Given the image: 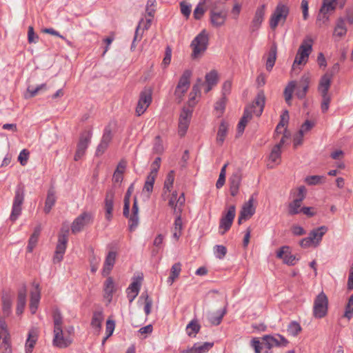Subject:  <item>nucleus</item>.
<instances>
[{"instance_id": "obj_1", "label": "nucleus", "mask_w": 353, "mask_h": 353, "mask_svg": "<svg viewBox=\"0 0 353 353\" xmlns=\"http://www.w3.org/2000/svg\"><path fill=\"white\" fill-rule=\"evenodd\" d=\"M265 97L263 91L259 92L252 104L246 107L244 110L243 114L237 125V133L239 135H241L244 132L248 122L252 117V114L256 117L261 115L265 106Z\"/></svg>"}, {"instance_id": "obj_2", "label": "nucleus", "mask_w": 353, "mask_h": 353, "mask_svg": "<svg viewBox=\"0 0 353 353\" xmlns=\"http://www.w3.org/2000/svg\"><path fill=\"white\" fill-rule=\"evenodd\" d=\"M54 322V339L53 344L59 348H65L68 347L72 339L70 337H64L62 329L63 317L59 310L56 309L53 311Z\"/></svg>"}, {"instance_id": "obj_3", "label": "nucleus", "mask_w": 353, "mask_h": 353, "mask_svg": "<svg viewBox=\"0 0 353 353\" xmlns=\"http://www.w3.org/2000/svg\"><path fill=\"white\" fill-rule=\"evenodd\" d=\"M208 34L205 30H203L191 42L190 47L192 49V58L195 59L203 54L208 48Z\"/></svg>"}, {"instance_id": "obj_4", "label": "nucleus", "mask_w": 353, "mask_h": 353, "mask_svg": "<svg viewBox=\"0 0 353 353\" xmlns=\"http://www.w3.org/2000/svg\"><path fill=\"white\" fill-rule=\"evenodd\" d=\"M25 197L24 186L21 184L18 185L14 192V198L12 207V212L10 216L11 221H15L21 213V205L23 203Z\"/></svg>"}, {"instance_id": "obj_5", "label": "nucleus", "mask_w": 353, "mask_h": 353, "mask_svg": "<svg viewBox=\"0 0 353 353\" xmlns=\"http://www.w3.org/2000/svg\"><path fill=\"white\" fill-rule=\"evenodd\" d=\"M191 76L192 72L190 70H186L179 79L174 91L175 100L178 103L183 101V97L190 87Z\"/></svg>"}, {"instance_id": "obj_6", "label": "nucleus", "mask_w": 353, "mask_h": 353, "mask_svg": "<svg viewBox=\"0 0 353 353\" xmlns=\"http://www.w3.org/2000/svg\"><path fill=\"white\" fill-rule=\"evenodd\" d=\"M290 12V8L287 5L279 3L270 19V27L275 30L280 21L283 23L286 21Z\"/></svg>"}, {"instance_id": "obj_7", "label": "nucleus", "mask_w": 353, "mask_h": 353, "mask_svg": "<svg viewBox=\"0 0 353 353\" xmlns=\"http://www.w3.org/2000/svg\"><path fill=\"white\" fill-rule=\"evenodd\" d=\"M328 310V298L322 291L314 301L313 315L316 319H322L327 315Z\"/></svg>"}, {"instance_id": "obj_8", "label": "nucleus", "mask_w": 353, "mask_h": 353, "mask_svg": "<svg viewBox=\"0 0 353 353\" xmlns=\"http://www.w3.org/2000/svg\"><path fill=\"white\" fill-rule=\"evenodd\" d=\"M312 43L313 40L310 37H307L303 40L298 50L297 54L294 61L292 68L293 71L296 70V65L301 64L303 61H305V59H307L310 52L312 50Z\"/></svg>"}, {"instance_id": "obj_9", "label": "nucleus", "mask_w": 353, "mask_h": 353, "mask_svg": "<svg viewBox=\"0 0 353 353\" xmlns=\"http://www.w3.org/2000/svg\"><path fill=\"white\" fill-rule=\"evenodd\" d=\"M152 90L150 88H145L139 95V99L136 108V112L141 116L145 112L152 102Z\"/></svg>"}, {"instance_id": "obj_10", "label": "nucleus", "mask_w": 353, "mask_h": 353, "mask_svg": "<svg viewBox=\"0 0 353 353\" xmlns=\"http://www.w3.org/2000/svg\"><path fill=\"white\" fill-rule=\"evenodd\" d=\"M91 138V131H84L81 134L74 157V161H79L85 154L88 145L90 143Z\"/></svg>"}, {"instance_id": "obj_11", "label": "nucleus", "mask_w": 353, "mask_h": 353, "mask_svg": "<svg viewBox=\"0 0 353 353\" xmlns=\"http://www.w3.org/2000/svg\"><path fill=\"white\" fill-rule=\"evenodd\" d=\"M236 215V210L234 205H230L225 214H223L220 219L219 223V233L223 235L228 231L233 223L234 219Z\"/></svg>"}, {"instance_id": "obj_12", "label": "nucleus", "mask_w": 353, "mask_h": 353, "mask_svg": "<svg viewBox=\"0 0 353 353\" xmlns=\"http://www.w3.org/2000/svg\"><path fill=\"white\" fill-rule=\"evenodd\" d=\"M262 345L270 350L273 347H286L288 341L282 335H265L262 337Z\"/></svg>"}, {"instance_id": "obj_13", "label": "nucleus", "mask_w": 353, "mask_h": 353, "mask_svg": "<svg viewBox=\"0 0 353 353\" xmlns=\"http://www.w3.org/2000/svg\"><path fill=\"white\" fill-rule=\"evenodd\" d=\"M93 216L92 213L83 212L78 216L72 222L71 225L72 232L75 234L81 232L84 226L92 222Z\"/></svg>"}, {"instance_id": "obj_14", "label": "nucleus", "mask_w": 353, "mask_h": 353, "mask_svg": "<svg viewBox=\"0 0 353 353\" xmlns=\"http://www.w3.org/2000/svg\"><path fill=\"white\" fill-rule=\"evenodd\" d=\"M68 230H65L64 233H61L59 235L58 243L53 258L54 263H59L63 259L68 243Z\"/></svg>"}, {"instance_id": "obj_15", "label": "nucleus", "mask_w": 353, "mask_h": 353, "mask_svg": "<svg viewBox=\"0 0 353 353\" xmlns=\"http://www.w3.org/2000/svg\"><path fill=\"white\" fill-rule=\"evenodd\" d=\"M337 1L338 0H323L317 16V20L322 21L323 23H325L329 19L327 14L336 9Z\"/></svg>"}, {"instance_id": "obj_16", "label": "nucleus", "mask_w": 353, "mask_h": 353, "mask_svg": "<svg viewBox=\"0 0 353 353\" xmlns=\"http://www.w3.org/2000/svg\"><path fill=\"white\" fill-rule=\"evenodd\" d=\"M192 110L189 108H183L180 114L179 119V130L178 133L180 137H183L189 127L191 116Z\"/></svg>"}, {"instance_id": "obj_17", "label": "nucleus", "mask_w": 353, "mask_h": 353, "mask_svg": "<svg viewBox=\"0 0 353 353\" xmlns=\"http://www.w3.org/2000/svg\"><path fill=\"white\" fill-rule=\"evenodd\" d=\"M228 12L225 10H217L215 8L210 12V21L214 28H219L225 24Z\"/></svg>"}, {"instance_id": "obj_18", "label": "nucleus", "mask_w": 353, "mask_h": 353, "mask_svg": "<svg viewBox=\"0 0 353 353\" xmlns=\"http://www.w3.org/2000/svg\"><path fill=\"white\" fill-rule=\"evenodd\" d=\"M112 137L113 134L110 126H106L104 129L101 142L98 145L96 150L97 156H100L105 152V151L107 150L109 145V143L111 142L112 139Z\"/></svg>"}, {"instance_id": "obj_19", "label": "nucleus", "mask_w": 353, "mask_h": 353, "mask_svg": "<svg viewBox=\"0 0 353 353\" xmlns=\"http://www.w3.org/2000/svg\"><path fill=\"white\" fill-rule=\"evenodd\" d=\"M254 196H252L249 200L243 205L238 219V223L241 224L243 221H246L251 218L255 213V208L253 206Z\"/></svg>"}, {"instance_id": "obj_20", "label": "nucleus", "mask_w": 353, "mask_h": 353, "mask_svg": "<svg viewBox=\"0 0 353 353\" xmlns=\"http://www.w3.org/2000/svg\"><path fill=\"white\" fill-rule=\"evenodd\" d=\"M114 191L112 189L108 190L104 200L105 217L108 221L112 219L114 207Z\"/></svg>"}, {"instance_id": "obj_21", "label": "nucleus", "mask_w": 353, "mask_h": 353, "mask_svg": "<svg viewBox=\"0 0 353 353\" xmlns=\"http://www.w3.org/2000/svg\"><path fill=\"white\" fill-rule=\"evenodd\" d=\"M276 257L282 259L283 263L288 265H294L296 259V256L291 254L290 248L288 245L282 246L276 252Z\"/></svg>"}, {"instance_id": "obj_22", "label": "nucleus", "mask_w": 353, "mask_h": 353, "mask_svg": "<svg viewBox=\"0 0 353 353\" xmlns=\"http://www.w3.org/2000/svg\"><path fill=\"white\" fill-rule=\"evenodd\" d=\"M116 290L117 288L112 277H108L103 283V297L107 300L108 303H110L112 301L113 294Z\"/></svg>"}, {"instance_id": "obj_23", "label": "nucleus", "mask_w": 353, "mask_h": 353, "mask_svg": "<svg viewBox=\"0 0 353 353\" xmlns=\"http://www.w3.org/2000/svg\"><path fill=\"white\" fill-rule=\"evenodd\" d=\"M265 5L263 4L262 6L257 8L254 17L252 19V24L250 26L251 30L252 32L258 30L261 26L265 16Z\"/></svg>"}, {"instance_id": "obj_24", "label": "nucleus", "mask_w": 353, "mask_h": 353, "mask_svg": "<svg viewBox=\"0 0 353 353\" xmlns=\"http://www.w3.org/2000/svg\"><path fill=\"white\" fill-rule=\"evenodd\" d=\"M26 294L27 288L26 285L24 284L18 291L16 309V313L17 315H21L23 312V310L26 304Z\"/></svg>"}, {"instance_id": "obj_25", "label": "nucleus", "mask_w": 353, "mask_h": 353, "mask_svg": "<svg viewBox=\"0 0 353 353\" xmlns=\"http://www.w3.org/2000/svg\"><path fill=\"white\" fill-rule=\"evenodd\" d=\"M230 192L232 196H236L239 192V189L241 182V173L237 171L232 174L230 178Z\"/></svg>"}, {"instance_id": "obj_26", "label": "nucleus", "mask_w": 353, "mask_h": 353, "mask_svg": "<svg viewBox=\"0 0 353 353\" xmlns=\"http://www.w3.org/2000/svg\"><path fill=\"white\" fill-rule=\"evenodd\" d=\"M327 231V228L325 225L314 228L309 233V236L314 243V247L319 245L323 235Z\"/></svg>"}, {"instance_id": "obj_27", "label": "nucleus", "mask_w": 353, "mask_h": 353, "mask_svg": "<svg viewBox=\"0 0 353 353\" xmlns=\"http://www.w3.org/2000/svg\"><path fill=\"white\" fill-rule=\"evenodd\" d=\"M310 77L306 75H303L299 85L296 89V95L299 99H303L309 88Z\"/></svg>"}, {"instance_id": "obj_28", "label": "nucleus", "mask_w": 353, "mask_h": 353, "mask_svg": "<svg viewBox=\"0 0 353 353\" xmlns=\"http://www.w3.org/2000/svg\"><path fill=\"white\" fill-rule=\"evenodd\" d=\"M40 300V290L39 284L35 285V290L30 293V310L32 314H35Z\"/></svg>"}, {"instance_id": "obj_29", "label": "nucleus", "mask_w": 353, "mask_h": 353, "mask_svg": "<svg viewBox=\"0 0 353 353\" xmlns=\"http://www.w3.org/2000/svg\"><path fill=\"white\" fill-rule=\"evenodd\" d=\"M2 311L5 316H8L11 313L12 297L8 292H3L1 297Z\"/></svg>"}, {"instance_id": "obj_30", "label": "nucleus", "mask_w": 353, "mask_h": 353, "mask_svg": "<svg viewBox=\"0 0 353 353\" xmlns=\"http://www.w3.org/2000/svg\"><path fill=\"white\" fill-rule=\"evenodd\" d=\"M103 319V313L101 310L94 311L93 312L90 325L98 333L101 329V324Z\"/></svg>"}, {"instance_id": "obj_31", "label": "nucleus", "mask_w": 353, "mask_h": 353, "mask_svg": "<svg viewBox=\"0 0 353 353\" xmlns=\"http://www.w3.org/2000/svg\"><path fill=\"white\" fill-rule=\"evenodd\" d=\"M57 197L55 195V191L52 188L48 191L47 197L45 202V206L43 211L46 214H48L52 210V207L56 203Z\"/></svg>"}, {"instance_id": "obj_32", "label": "nucleus", "mask_w": 353, "mask_h": 353, "mask_svg": "<svg viewBox=\"0 0 353 353\" xmlns=\"http://www.w3.org/2000/svg\"><path fill=\"white\" fill-rule=\"evenodd\" d=\"M203 85V82L201 79H198L196 83L192 86V91L190 93V99L188 101V105L190 107H193L195 105V98L197 96L201 95V87Z\"/></svg>"}, {"instance_id": "obj_33", "label": "nucleus", "mask_w": 353, "mask_h": 353, "mask_svg": "<svg viewBox=\"0 0 353 353\" xmlns=\"http://www.w3.org/2000/svg\"><path fill=\"white\" fill-rule=\"evenodd\" d=\"M116 256V252L110 251L108 252L103 265V273H105L106 274L110 273L115 263Z\"/></svg>"}, {"instance_id": "obj_34", "label": "nucleus", "mask_w": 353, "mask_h": 353, "mask_svg": "<svg viewBox=\"0 0 353 353\" xmlns=\"http://www.w3.org/2000/svg\"><path fill=\"white\" fill-rule=\"evenodd\" d=\"M37 341V334L34 330L28 332V339L26 342V353H32Z\"/></svg>"}, {"instance_id": "obj_35", "label": "nucleus", "mask_w": 353, "mask_h": 353, "mask_svg": "<svg viewBox=\"0 0 353 353\" xmlns=\"http://www.w3.org/2000/svg\"><path fill=\"white\" fill-rule=\"evenodd\" d=\"M41 231V225H38L34 228V232L30 236V239L28 241V245L27 246L28 252H32L33 249L36 247Z\"/></svg>"}, {"instance_id": "obj_36", "label": "nucleus", "mask_w": 353, "mask_h": 353, "mask_svg": "<svg viewBox=\"0 0 353 353\" xmlns=\"http://www.w3.org/2000/svg\"><path fill=\"white\" fill-rule=\"evenodd\" d=\"M276 52L277 48L275 45L271 46L270 51L268 52V59L266 61V70L268 71H271L272 68L275 64V61L276 59Z\"/></svg>"}, {"instance_id": "obj_37", "label": "nucleus", "mask_w": 353, "mask_h": 353, "mask_svg": "<svg viewBox=\"0 0 353 353\" xmlns=\"http://www.w3.org/2000/svg\"><path fill=\"white\" fill-rule=\"evenodd\" d=\"M332 78L329 77L327 75H323L319 81V83L318 85V91L319 93H326L329 92V90L331 86Z\"/></svg>"}, {"instance_id": "obj_38", "label": "nucleus", "mask_w": 353, "mask_h": 353, "mask_svg": "<svg viewBox=\"0 0 353 353\" xmlns=\"http://www.w3.org/2000/svg\"><path fill=\"white\" fill-rule=\"evenodd\" d=\"M210 1H211V0H200L193 12V17L194 19L200 20L203 17L206 11L204 6Z\"/></svg>"}, {"instance_id": "obj_39", "label": "nucleus", "mask_w": 353, "mask_h": 353, "mask_svg": "<svg viewBox=\"0 0 353 353\" xmlns=\"http://www.w3.org/2000/svg\"><path fill=\"white\" fill-rule=\"evenodd\" d=\"M201 325L196 319L192 320L186 326V332L190 337H195L200 331Z\"/></svg>"}, {"instance_id": "obj_40", "label": "nucleus", "mask_w": 353, "mask_h": 353, "mask_svg": "<svg viewBox=\"0 0 353 353\" xmlns=\"http://www.w3.org/2000/svg\"><path fill=\"white\" fill-rule=\"evenodd\" d=\"M134 191V183H132L129 188L127 190V192L125 194L124 199H123V215H128V210L130 209V196Z\"/></svg>"}, {"instance_id": "obj_41", "label": "nucleus", "mask_w": 353, "mask_h": 353, "mask_svg": "<svg viewBox=\"0 0 353 353\" xmlns=\"http://www.w3.org/2000/svg\"><path fill=\"white\" fill-rule=\"evenodd\" d=\"M125 218L128 219V226L130 232L134 231L139 223V214H130V209L128 210V214L123 215Z\"/></svg>"}, {"instance_id": "obj_42", "label": "nucleus", "mask_w": 353, "mask_h": 353, "mask_svg": "<svg viewBox=\"0 0 353 353\" xmlns=\"http://www.w3.org/2000/svg\"><path fill=\"white\" fill-rule=\"evenodd\" d=\"M181 263L179 262L174 263L172 266L170 270V275L168 279V282L170 283V285H172L176 279H177L179 276L181 271Z\"/></svg>"}, {"instance_id": "obj_43", "label": "nucleus", "mask_w": 353, "mask_h": 353, "mask_svg": "<svg viewBox=\"0 0 353 353\" xmlns=\"http://www.w3.org/2000/svg\"><path fill=\"white\" fill-rule=\"evenodd\" d=\"M228 124L225 121H221L219 128L216 138V141L220 145H221L225 140L228 132Z\"/></svg>"}, {"instance_id": "obj_44", "label": "nucleus", "mask_w": 353, "mask_h": 353, "mask_svg": "<svg viewBox=\"0 0 353 353\" xmlns=\"http://www.w3.org/2000/svg\"><path fill=\"white\" fill-rule=\"evenodd\" d=\"M156 176L148 174L147 176L146 181L145 182L143 188V192H147L148 195L147 196L149 197L150 194L152 193L153 190L154 183L156 179Z\"/></svg>"}, {"instance_id": "obj_45", "label": "nucleus", "mask_w": 353, "mask_h": 353, "mask_svg": "<svg viewBox=\"0 0 353 353\" xmlns=\"http://www.w3.org/2000/svg\"><path fill=\"white\" fill-rule=\"evenodd\" d=\"M174 181V172L173 170H171L168 172L166 176V179L163 185V193L166 194L167 192H170L172 188L173 183Z\"/></svg>"}, {"instance_id": "obj_46", "label": "nucleus", "mask_w": 353, "mask_h": 353, "mask_svg": "<svg viewBox=\"0 0 353 353\" xmlns=\"http://www.w3.org/2000/svg\"><path fill=\"white\" fill-rule=\"evenodd\" d=\"M305 181L309 185L322 184L325 181V176L320 175L308 176L305 179Z\"/></svg>"}, {"instance_id": "obj_47", "label": "nucleus", "mask_w": 353, "mask_h": 353, "mask_svg": "<svg viewBox=\"0 0 353 353\" xmlns=\"http://www.w3.org/2000/svg\"><path fill=\"white\" fill-rule=\"evenodd\" d=\"M295 88H296V82L290 81L284 90L283 94H284V97H285V100L286 103H288V104L290 103V101H291V99L292 97V94L294 92Z\"/></svg>"}, {"instance_id": "obj_48", "label": "nucleus", "mask_w": 353, "mask_h": 353, "mask_svg": "<svg viewBox=\"0 0 353 353\" xmlns=\"http://www.w3.org/2000/svg\"><path fill=\"white\" fill-rule=\"evenodd\" d=\"M301 202L300 200L294 199L289 203L288 205V214L290 215H295L301 212Z\"/></svg>"}, {"instance_id": "obj_49", "label": "nucleus", "mask_w": 353, "mask_h": 353, "mask_svg": "<svg viewBox=\"0 0 353 353\" xmlns=\"http://www.w3.org/2000/svg\"><path fill=\"white\" fill-rule=\"evenodd\" d=\"M347 32V28L345 27V21L343 19H339L334 28V34L339 37H343L345 35Z\"/></svg>"}, {"instance_id": "obj_50", "label": "nucleus", "mask_w": 353, "mask_h": 353, "mask_svg": "<svg viewBox=\"0 0 353 353\" xmlns=\"http://www.w3.org/2000/svg\"><path fill=\"white\" fill-rule=\"evenodd\" d=\"M322 100L321 103V109L322 112H326L330 107V103L331 102V95L329 92L326 93H320Z\"/></svg>"}, {"instance_id": "obj_51", "label": "nucleus", "mask_w": 353, "mask_h": 353, "mask_svg": "<svg viewBox=\"0 0 353 353\" xmlns=\"http://www.w3.org/2000/svg\"><path fill=\"white\" fill-rule=\"evenodd\" d=\"M205 83L207 84H210L212 85H215L218 83V72L215 70H211L210 72L207 73L205 77Z\"/></svg>"}, {"instance_id": "obj_52", "label": "nucleus", "mask_w": 353, "mask_h": 353, "mask_svg": "<svg viewBox=\"0 0 353 353\" xmlns=\"http://www.w3.org/2000/svg\"><path fill=\"white\" fill-rule=\"evenodd\" d=\"M46 89H47V85L46 83H43L40 85H38L37 88H32V89H31L30 87L29 86L27 89L26 93L24 95L25 98L26 99L32 98L34 96H36L40 90H46Z\"/></svg>"}, {"instance_id": "obj_53", "label": "nucleus", "mask_w": 353, "mask_h": 353, "mask_svg": "<svg viewBox=\"0 0 353 353\" xmlns=\"http://www.w3.org/2000/svg\"><path fill=\"white\" fill-rule=\"evenodd\" d=\"M214 345V343L205 342L201 345L199 343H194L193 345L194 348H196V353H205L208 352Z\"/></svg>"}, {"instance_id": "obj_54", "label": "nucleus", "mask_w": 353, "mask_h": 353, "mask_svg": "<svg viewBox=\"0 0 353 353\" xmlns=\"http://www.w3.org/2000/svg\"><path fill=\"white\" fill-rule=\"evenodd\" d=\"M227 312V309H226V306L224 307V308L219 312V314L217 315V316H215V315H211L210 317H209V321L210 322L214 325H219L221 321H222V319L224 316V315L226 314Z\"/></svg>"}, {"instance_id": "obj_55", "label": "nucleus", "mask_w": 353, "mask_h": 353, "mask_svg": "<svg viewBox=\"0 0 353 353\" xmlns=\"http://www.w3.org/2000/svg\"><path fill=\"white\" fill-rule=\"evenodd\" d=\"M301 331V327L296 321L291 322L288 326V332L292 336H296Z\"/></svg>"}, {"instance_id": "obj_56", "label": "nucleus", "mask_w": 353, "mask_h": 353, "mask_svg": "<svg viewBox=\"0 0 353 353\" xmlns=\"http://www.w3.org/2000/svg\"><path fill=\"white\" fill-rule=\"evenodd\" d=\"M344 316L348 319H351L353 317V294L350 296L345 306Z\"/></svg>"}, {"instance_id": "obj_57", "label": "nucleus", "mask_w": 353, "mask_h": 353, "mask_svg": "<svg viewBox=\"0 0 353 353\" xmlns=\"http://www.w3.org/2000/svg\"><path fill=\"white\" fill-rule=\"evenodd\" d=\"M180 10L181 14L186 18L188 19L191 14V5L186 1H181L179 3Z\"/></svg>"}, {"instance_id": "obj_58", "label": "nucleus", "mask_w": 353, "mask_h": 353, "mask_svg": "<svg viewBox=\"0 0 353 353\" xmlns=\"http://www.w3.org/2000/svg\"><path fill=\"white\" fill-rule=\"evenodd\" d=\"M153 152L156 154H161L163 152V145L161 137L159 136H157L155 137V141L153 146Z\"/></svg>"}, {"instance_id": "obj_59", "label": "nucleus", "mask_w": 353, "mask_h": 353, "mask_svg": "<svg viewBox=\"0 0 353 353\" xmlns=\"http://www.w3.org/2000/svg\"><path fill=\"white\" fill-rule=\"evenodd\" d=\"M141 297H145V305L144 312L146 316H148L151 312V308L152 306V300L149 297L147 293L142 294Z\"/></svg>"}, {"instance_id": "obj_60", "label": "nucleus", "mask_w": 353, "mask_h": 353, "mask_svg": "<svg viewBox=\"0 0 353 353\" xmlns=\"http://www.w3.org/2000/svg\"><path fill=\"white\" fill-rule=\"evenodd\" d=\"M281 154V150L279 145H274L271 151L269 159L272 162H276L277 159H280Z\"/></svg>"}, {"instance_id": "obj_61", "label": "nucleus", "mask_w": 353, "mask_h": 353, "mask_svg": "<svg viewBox=\"0 0 353 353\" xmlns=\"http://www.w3.org/2000/svg\"><path fill=\"white\" fill-rule=\"evenodd\" d=\"M214 249V254L218 259H222L226 255L227 249L225 246L221 245H216Z\"/></svg>"}, {"instance_id": "obj_62", "label": "nucleus", "mask_w": 353, "mask_h": 353, "mask_svg": "<svg viewBox=\"0 0 353 353\" xmlns=\"http://www.w3.org/2000/svg\"><path fill=\"white\" fill-rule=\"evenodd\" d=\"M29 151L26 149H23L19 153L18 157V160L20 162L21 165H26L28 162V157H29Z\"/></svg>"}, {"instance_id": "obj_63", "label": "nucleus", "mask_w": 353, "mask_h": 353, "mask_svg": "<svg viewBox=\"0 0 353 353\" xmlns=\"http://www.w3.org/2000/svg\"><path fill=\"white\" fill-rule=\"evenodd\" d=\"M171 57H172V49L170 46H167L165 51V57L162 61V65L165 68H166L171 61Z\"/></svg>"}, {"instance_id": "obj_64", "label": "nucleus", "mask_w": 353, "mask_h": 353, "mask_svg": "<svg viewBox=\"0 0 353 353\" xmlns=\"http://www.w3.org/2000/svg\"><path fill=\"white\" fill-rule=\"evenodd\" d=\"M289 121V114L288 110H284L283 114L281 115V119L279 123H278L279 128H286V125L288 123Z\"/></svg>"}]
</instances>
